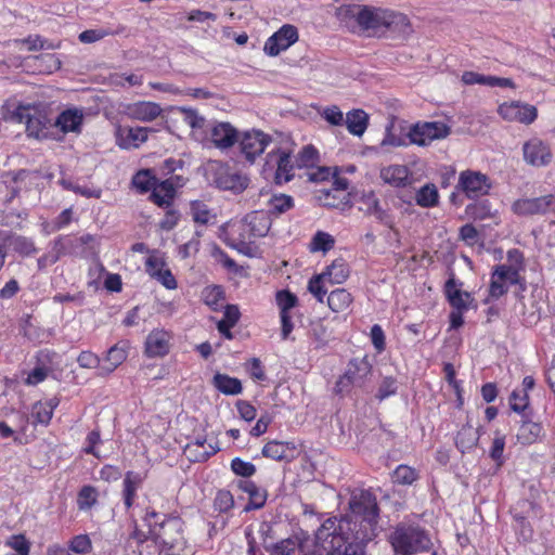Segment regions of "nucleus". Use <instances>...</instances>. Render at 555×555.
<instances>
[{"mask_svg": "<svg viewBox=\"0 0 555 555\" xmlns=\"http://www.w3.org/2000/svg\"><path fill=\"white\" fill-rule=\"evenodd\" d=\"M346 14L372 36L406 39L413 31L408 16L393 10L352 4L347 7Z\"/></svg>", "mask_w": 555, "mask_h": 555, "instance_id": "obj_1", "label": "nucleus"}, {"mask_svg": "<svg viewBox=\"0 0 555 555\" xmlns=\"http://www.w3.org/2000/svg\"><path fill=\"white\" fill-rule=\"evenodd\" d=\"M349 515L345 525L350 535L359 541H373L377 535L379 508L376 496L369 490H356L349 500Z\"/></svg>", "mask_w": 555, "mask_h": 555, "instance_id": "obj_2", "label": "nucleus"}, {"mask_svg": "<svg viewBox=\"0 0 555 555\" xmlns=\"http://www.w3.org/2000/svg\"><path fill=\"white\" fill-rule=\"evenodd\" d=\"M144 522L149 527V533L164 543L167 550H170L175 555H179L185 542L181 518L147 511Z\"/></svg>", "mask_w": 555, "mask_h": 555, "instance_id": "obj_3", "label": "nucleus"}, {"mask_svg": "<svg viewBox=\"0 0 555 555\" xmlns=\"http://www.w3.org/2000/svg\"><path fill=\"white\" fill-rule=\"evenodd\" d=\"M393 551L402 555H412L428 551L431 540L420 525L410 521L399 522L389 537Z\"/></svg>", "mask_w": 555, "mask_h": 555, "instance_id": "obj_4", "label": "nucleus"}, {"mask_svg": "<svg viewBox=\"0 0 555 555\" xmlns=\"http://www.w3.org/2000/svg\"><path fill=\"white\" fill-rule=\"evenodd\" d=\"M372 366L366 358H356L349 361L347 369L335 385L337 395H346L353 387H363L371 375Z\"/></svg>", "mask_w": 555, "mask_h": 555, "instance_id": "obj_5", "label": "nucleus"}, {"mask_svg": "<svg viewBox=\"0 0 555 555\" xmlns=\"http://www.w3.org/2000/svg\"><path fill=\"white\" fill-rule=\"evenodd\" d=\"M450 132V127L443 121H417L410 127L408 138L412 144L427 146L433 141L446 139Z\"/></svg>", "mask_w": 555, "mask_h": 555, "instance_id": "obj_6", "label": "nucleus"}, {"mask_svg": "<svg viewBox=\"0 0 555 555\" xmlns=\"http://www.w3.org/2000/svg\"><path fill=\"white\" fill-rule=\"evenodd\" d=\"M517 266L499 264L491 274L489 287L490 297L498 299L507 293L509 285L519 284L525 289L524 279L520 276Z\"/></svg>", "mask_w": 555, "mask_h": 555, "instance_id": "obj_7", "label": "nucleus"}, {"mask_svg": "<svg viewBox=\"0 0 555 555\" xmlns=\"http://www.w3.org/2000/svg\"><path fill=\"white\" fill-rule=\"evenodd\" d=\"M346 518L338 520L337 518H327L318 529L315 540L325 544L331 551H339L347 544V538L350 537L351 530H347L345 525Z\"/></svg>", "mask_w": 555, "mask_h": 555, "instance_id": "obj_8", "label": "nucleus"}, {"mask_svg": "<svg viewBox=\"0 0 555 555\" xmlns=\"http://www.w3.org/2000/svg\"><path fill=\"white\" fill-rule=\"evenodd\" d=\"M491 189L489 177L480 171L463 170L459 175L455 190L464 193L468 198L487 195Z\"/></svg>", "mask_w": 555, "mask_h": 555, "instance_id": "obj_9", "label": "nucleus"}, {"mask_svg": "<svg viewBox=\"0 0 555 555\" xmlns=\"http://www.w3.org/2000/svg\"><path fill=\"white\" fill-rule=\"evenodd\" d=\"M209 170L214 173L212 182L219 189L241 193L248 185V178L246 176L230 170L229 167L221 163L211 164Z\"/></svg>", "mask_w": 555, "mask_h": 555, "instance_id": "obj_10", "label": "nucleus"}, {"mask_svg": "<svg viewBox=\"0 0 555 555\" xmlns=\"http://www.w3.org/2000/svg\"><path fill=\"white\" fill-rule=\"evenodd\" d=\"M266 167L274 170V181L278 184L286 183L294 177V165L291 154L281 149L272 150L268 153Z\"/></svg>", "mask_w": 555, "mask_h": 555, "instance_id": "obj_11", "label": "nucleus"}, {"mask_svg": "<svg viewBox=\"0 0 555 555\" xmlns=\"http://www.w3.org/2000/svg\"><path fill=\"white\" fill-rule=\"evenodd\" d=\"M555 207V194H546L534 198H519L512 205V210L518 216L544 215Z\"/></svg>", "mask_w": 555, "mask_h": 555, "instance_id": "obj_12", "label": "nucleus"}, {"mask_svg": "<svg viewBox=\"0 0 555 555\" xmlns=\"http://www.w3.org/2000/svg\"><path fill=\"white\" fill-rule=\"evenodd\" d=\"M298 30L294 25L285 24L264 42L263 51L269 56H276L298 40Z\"/></svg>", "mask_w": 555, "mask_h": 555, "instance_id": "obj_13", "label": "nucleus"}, {"mask_svg": "<svg viewBox=\"0 0 555 555\" xmlns=\"http://www.w3.org/2000/svg\"><path fill=\"white\" fill-rule=\"evenodd\" d=\"M16 116L20 121H25L26 131L29 137L36 139L46 137V129L50 124L48 117L29 105H20L16 108Z\"/></svg>", "mask_w": 555, "mask_h": 555, "instance_id": "obj_14", "label": "nucleus"}, {"mask_svg": "<svg viewBox=\"0 0 555 555\" xmlns=\"http://www.w3.org/2000/svg\"><path fill=\"white\" fill-rule=\"evenodd\" d=\"M498 113L507 121H517L525 125L532 124L538 117L535 106L519 101L501 104Z\"/></svg>", "mask_w": 555, "mask_h": 555, "instance_id": "obj_15", "label": "nucleus"}, {"mask_svg": "<svg viewBox=\"0 0 555 555\" xmlns=\"http://www.w3.org/2000/svg\"><path fill=\"white\" fill-rule=\"evenodd\" d=\"M271 138L260 130H253L243 133L240 140V149L245 158L254 163L270 144Z\"/></svg>", "mask_w": 555, "mask_h": 555, "instance_id": "obj_16", "label": "nucleus"}, {"mask_svg": "<svg viewBox=\"0 0 555 555\" xmlns=\"http://www.w3.org/2000/svg\"><path fill=\"white\" fill-rule=\"evenodd\" d=\"M524 159L534 167L547 166L552 160L550 146L539 138H531L522 145Z\"/></svg>", "mask_w": 555, "mask_h": 555, "instance_id": "obj_17", "label": "nucleus"}, {"mask_svg": "<svg viewBox=\"0 0 555 555\" xmlns=\"http://www.w3.org/2000/svg\"><path fill=\"white\" fill-rule=\"evenodd\" d=\"M463 283L452 275L444 284L446 297L452 310L467 311L475 301L470 293L462 291Z\"/></svg>", "mask_w": 555, "mask_h": 555, "instance_id": "obj_18", "label": "nucleus"}, {"mask_svg": "<svg viewBox=\"0 0 555 555\" xmlns=\"http://www.w3.org/2000/svg\"><path fill=\"white\" fill-rule=\"evenodd\" d=\"M155 130L146 127H118L116 130V141L121 149H134L144 143L150 132Z\"/></svg>", "mask_w": 555, "mask_h": 555, "instance_id": "obj_19", "label": "nucleus"}, {"mask_svg": "<svg viewBox=\"0 0 555 555\" xmlns=\"http://www.w3.org/2000/svg\"><path fill=\"white\" fill-rule=\"evenodd\" d=\"M163 109L159 104L151 101H139L127 106L126 114L129 118L142 122H150L160 116Z\"/></svg>", "mask_w": 555, "mask_h": 555, "instance_id": "obj_20", "label": "nucleus"}, {"mask_svg": "<svg viewBox=\"0 0 555 555\" xmlns=\"http://www.w3.org/2000/svg\"><path fill=\"white\" fill-rule=\"evenodd\" d=\"M170 335L163 330L152 331L145 339V354L149 358L164 357L169 352Z\"/></svg>", "mask_w": 555, "mask_h": 555, "instance_id": "obj_21", "label": "nucleus"}, {"mask_svg": "<svg viewBox=\"0 0 555 555\" xmlns=\"http://www.w3.org/2000/svg\"><path fill=\"white\" fill-rule=\"evenodd\" d=\"M211 141L216 147L225 150L233 146L237 140V130L230 122H217L210 127Z\"/></svg>", "mask_w": 555, "mask_h": 555, "instance_id": "obj_22", "label": "nucleus"}, {"mask_svg": "<svg viewBox=\"0 0 555 555\" xmlns=\"http://www.w3.org/2000/svg\"><path fill=\"white\" fill-rule=\"evenodd\" d=\"M262 455L274 461L292 462L296 457L297 449L289 441H269L262 448Z\"/></svg>", "mask_w": 555, "mask_h": 555, "instance_id": "obj_23", "label": "nucleus"}, {"mask_svg": "<svg viewBox=\"0 0 555 555\" xmlns=\"http://www.w3.org/2000/svg\"><path fill=\"white\" fill-rule=\"evenodd\" d=\"M251 232L255 238L263 237L270 230L271 220L264 210H255L247 214L242 220V225Z\"/></svg>", "mask_w": 555, "mask_h": 555, "instance_id": "obj_24", "label": "nucleus"}, {"mask_svg": "<svg viewBox=\"0 0 555 555\" xmlns=\"http://www.w3.org/2000/svg\"><path fill=\"white\" fill-rule=\"evenodd\" d=\"M237 487L249 496L248 503L243 507L244 513H248L254 509H259L264 506L267 501V491L258 487L254 481L240 480Z\"/></svg>", "mask_w": 555, "mask_h": 555, "instance_id": "obj_25", "label": "nucleus"}, {"mask_svg": "<svg viewBox=\"0 0 555 555\" xmlns=\"http://www.w3.org/2000/svg\"><path fill=\"white\" fill-rule=\"evenodd\" d=\"M379 176L385 183L393 188H404L411 183L410 170L404 165L384 167Z\"/></svg>", "mask_w": 555, "mask_h": 555, "instance_id": "obj_26", "label": "nucleus"}, {"mask_svg": "<svg viewBox=\"0 0 555 555\" xmlns=\"http://www.w3.org/2000/svg\"><path fill=\"white\" fill-rule=\"evenodd\" d=\"M127 344L118 343L111 347L100 366V375L106 376L114 372L128 357Z\"/></svg>", "mask_w": 555, "mask_h": 555, "instance_id": "obj_27", "label": "nucleus"}, {"mask_svg": "<svg viewBox=\"0 0 555 555\" xmlns=\"http://www.w3.org/2000/svg\"><path fill=\"white\" fill-rule=\"evenodd\" d=\"M73 245L74 242L67 238L59 237L57 240H55L52 244L51 249L44 255H42L40 258H38V269L42 270L57 262L61 257L69 254V246Z\"/></svg>", "mask_w": 555, "mask_h": 555, "instance_id": "obj_28", "label": "nucleus"}, {"mask_svg": "<svg viewBox=\"0 0 555 555\" xmlns=\"http://www.w3.org/2000/svg\"><path fill=\"white\" fill-rule=\"evenodd\" d=\"M83 120V114L78 108H69L62 112L56 118L55 125L59 127L64 133L66 132H76L79 133L81 131V125Z\"/></svg>", "mask_w": 555, "mask_h": 555, "instance_id": "obj_29", "label": "nucleus"}, {"mask_svg": "<svg viewBox=\"0 0 555 555\" xmlns=\"http://www.w3.org/2000/svg\"><path fill=\"white\" fill-rule=\"evenodd\" d=\"M211 384L218 391L225 396H236L243 391V386L238 378L223 373H216Z\"/></svg>", "mask_w": 555, "mask_h": 555, "instance_id": "obj_30", "label": "nucleus"}, {"mask_svg": "<svg viewBox=\"0 0 555 555\" xmlns=\"http://www.w3.org/2000/svg\"><path fill=\"white\" fill-rule=\"evenodd\" d=\"M176 190L169 180L157 181L150 195L151 201L159 207H169L175 198Z\"/></svg>", "mask_w": 555, "mask_h": 555, "instance_id": "obj_31", "label": "nucleus"}, {"mask_svg": "<svg viewBox=\"0 0 555 555\" xmlns=\"http://www.w3.org/2000/svg\"><path fill=\"white\" fill-rule=\"evenodd\" d=\"M241 225L242 220L233 223L228 232V244L238 250H243V248L248 247L255 238L254 235H251V232Z\"/></svg>", "mask_w": 555, "mask_h": 555, "instance_id": "obj_32", "label": "nucleus"}, {"mask_svg": "<svg viewBox=\"0 0 555 555\" xmlns=\"http://www.w3.org/2000/svg\"><path fill=\"white\" fill-rule=\"evenodd\" d=\"M144 476L135 472H127L124 478V504L126 508H130L133 504L138 489L141 487Z\"/></svg>", "mask_w": 555, "mask_h": 555, "instance_id": "obj_33", "label": "nucleus"}, {"mask_svg": "<svg viewBox=\"0 0 555 555\" xmlns=\"http://www.w3.org/2000/svg\"><path fill=\"white\" fill-rule=\"evenodd\" d=\"M189 214L197 224L208 225L216 222V214L202 201H192Z\"/></svg>", "mask_w": 555, "mask_h": 555, "instance_id": "obj_34", "label": "nucleus"}, {"mask_svg": "<svg viewBox=\"0 0 555 555\" xmlns=\"http://www.w3.org/2000/svg\"><path fill=\"white\" fill-rule=\"evenodd\" d=\"M543 435V427L540 423L525 421L517 431V440L525 446L537 442Z\"/></svg>", "mask_w": 555, "mask_h": 555, "instance_id": "obj_35", "label": "nucleus"}, {"mask_svg": "<svg viewBox=\"0 0 555 555\" xmlns=\"http://www.w3.org/2000/svg\"><path fill=\"white\" fill-rule=\"evenodd\" d=\"M321 274L331 284H341L349 276V268L344 259L338 258Z\"/></svg>", "mask_w": 555, "mask_h": 555, "instance_id": "obj_36", "label": "nucleus"}, {"mask_svg": "<svg viewBox=\"0 0 555 555\" xmlns=\"http://www.w3.org/2000/svg\"><path fill=\"white\" fill-rule=\"evenodd\" d=\"M344 122L351 134L361 137L367 128V115L362 109H353L347 113Z\"/></svg>", "mask_w": 555, "mask_h": 555, "instance_id": "obj_37", "label": "nucleus"}, {"mask_svg": "<svg viewBox=\"0 0 555 555\" xmlns=\"http://www.w3.org/2000/svg\"><path fill=\"white\" fill-rule=\"evenodd\" d=\"M56 405L57 401L54 399L47 402H36L31 410L33 423L48 425L52 418L53 411Z\"/></svg>", "mask_w": 555, "mask_h": 555, "instance_id": "obj_38", "label": "nucleus"}, {"mask_svg": "<svg viewBox=\"0 0 555 555\" xmlns=\"http://www.w3.org/2000/svg\"><path fill=\"white\" fill-rule=\"evenodd\" d=\"M415 202L423 208L436 207L439 203L438 189L434 183H427L417 190Z\"/></svg>", "mask_w": 555, "mask_h": 555, "instance_id": "obj_39", "label": "nucleus"}, {"mask_svg": "<svg viewBox=\"0 0 555 555\" xmlns=\"http://www.w3.org/2000/svg\"><path fill=\"white\" fill-rule=\"evenodd\" d=\"M352 302L351 294L345 288L332 291L327 296V305L334 312H341L349 308Z\"/></svg>", "mask_w": 555, "mask_h": 555, "instance_id": "obj_40", "label": "nucleus"}, {"mask_svg": "<svg viewBox=\"0 0 555 555\" xmlns=\"http://www.w3.org/2000/svg\"><path fill=\"white\" fill-rule=\"evenodd\" d=\"M479 440V434L472 425L463 426L457 433L455 444L464 453L466 450L474 448Z\"/></svg>", "mask_w": 555, "mask_h": 555, "instance_id": "obj_41", "label": "nucleus"}, {"mask_svg": "<svg viewBox=\"0 0 555 555\" xmlns=\"http://www.w3.org/2000/svg\"><path fill=\"white\" fill-rule=\"evenodd\" d=\"M300 546L298 537H289L269 546L270 555H291Z\"/></svg>", "mask_w": 555, "mask_h": 555, "instance_id": "obj_42", "label": "nucleus"}, {"mask_svg": "<svg viewBox=\"0 0 555 555\" xmlns=\"http://www.w3.org/2000/svg\"><path fill=\"white\" fill-rule=\"evenodd\" d=\"M99 492L92 486H83L77 495V506L80 511H89L98 503Z\"/></svg>", "mask_w": 555, "mask_h": 555, "instance_id": "obj_43", "label": "nucleus"}, {"mask_svg": "<svg viewBox=\"0 0 555 555\" xmlns=\"http://www.w3.org/2000/svg\"><path fill=\"white\" fill-rule=\"evenodd\" d=\"M178 109L183 114V121L191 127L194 132L204 130L207 127L206 118L199 115L196 109L185 106L179 107Z\"/></svg>", "mask_w": 555, "mask_h": 555, "instance_id": "obj_44", "label": "nucleus"}, {"mask_svg": "<svg viewBox=\"0 0 555 555\" xmlns=\"http://www.w3.org/2000/svg\"><path fill=\"white\" fill-rule=\"evenodd\" d=\"M202 297L204 302L216 311L222 306L224 299L222 288L217 285L205 287L202 292Z\"/></svg>", "mask_w": 555, "mask_h": 555, "instance_id": "obj_45", "label": "nucleus"}, {"mask_svg": "<svg viewBox=\"0 0 555 555\" xmlns=\"http://www.w3.org/2000/svg\"><path fill=\"white\" fill-rule=\"evenodd\" d=\"M335 245V240L334 237L326 233V232H323V231H318L311 242H310V245H309V248H310V251L312 253H317V251H323V253H326L328 250H331Z\"/></svg>", "mask_w": 555, "mask_h": 555, "instance_id": "obj_46", "label": "nucleus"}, {"mask_svg": "<svg viewBox=\"0 0 555 555\" xmlns=\"http://www.w3.org/2000/svg\"><path fill=\"white\" fill-rule=\"evenodd\" d=\"M157 181L158 180L152 176L150 170H141L133 176L132 185L140 193H146L153 190Z\"/></svg>", "mask_w": 555, "mask_h": 555, "instance_id": "obj_47", "label": "nucleus"}, {"mask_svg": "<svg viewBox=\"0 0 555 555\" xmlns=\"http://www.w3.org/2000/svg\"><path fill=\"white\" fill-rule=\"evenodd\" d=\"M294 206L292 196L286 194L273 195L268 203L269 212L281 215Z\"/></svg>", "mask_w": 555, "mask_h": 555, "instance_id": "obj_48", "label": "nucleus"}, {"mask_svg": "<svg viewBox=\"0 0 555 555\" xmlns=\"http://www.w3.org/2000/svg\"><path fill=\"white\" fill-rule=\"evenodd\" d=\"M417 478L418 473L416 469L408 465H399L392 474L393 482L403 486L412 485Z\"/></svg>", "mask_w": 555, "mask_h": 555, "instance_id": "obj_49", "label": "nucleus"}, {"mask_svg": "<svg viewBox=\"0 0 555 555\" xmlns=\"http://www.w3.org/2000/svg\"><path fill=\"white\" fill-rule=\"evenodd\" d=\"M370 541H359L354 537L347 538V544L339 551H332L331 555H365V546Z\"/></svg>", "mask_w": 555, "mask_h": 555, "instance_id": "obj_50", "label": "nucleus"}, {"mask_svg": "<svg viewBox=\"0 0 555 555\" xmlns=\"http://www.w3.org/2000/svg\"><path fill=\"white\" fill-rule=\"evenodd\" d=\"M235 505L233 494L229 490H219L214 499V508L219 513H228Z\"/></svg>", "mask_w": 555, "mask_h": 555, "instance_id": "obj_51", "label": "nucleus"}, {"mask_svg": "<svg viewBox=\"0 0 555 555\" xmlns=\"http://www.w3.org/2000/svg\"><path fill=\"white\" fill-rule=\"evenodd\" d=\"M11 245L17 254L22 256H30L37 251L34 242L25 236H15L11 241Z\"/></svg>", "mask_w": 555, "mask_h": 555, "instance_id": "obj_52", "label": "nucleus"}, {"mask_svg": "<svg viewBox=\"0 0 555 555\" xmlns=\"http://www.w3.org/2000/svg\"><path fill=\"white\" fill-rule=\"evenodd\" d=\"M120 30H109L104 28H98V29H87L79 35V40L83 43H92L96 42L107 36H112L115 34H119Z\"/></svg>", "mask_w": 555, "mask_h": 555, "instance_id": "obj_53", "label": "nucleus"}, {"mask_svg": "<svg viewBox=\"0 0 555 555\" xmlns=\"http://www.w3.org/2000/svg\"><path fill=\"white\" fill-rule=\"evenodd\" d=\"M327 282L322 274L312 276L308 283V291L317 298L319 302L324 301V297L327 289L324 287V283Z\"/></svg>", "mask_w": 555, "mask_h": 555, "instance_id": "obj_54", "label": "nucleus"}, {"mask_svg": "<svg viewBox=\"0 0 555 555\" xmlns=\"http://www.w3.org/2000/svg\"><path fill=\"white\" fill-rule=\"evenodd\" d=\"M297 297L289 291H279L276 293V304L280 308V314L289 313V310L297 305Z\"/></svg>", "mask_w": 555, "mask_h": 555, "instance_id": "obj_55", "label": "nucleus"}, {"mask_svg": "<svg viewBox=\"0 0 555 555\" xmlns=\"http://www.w3.org/2000/svg\"><path fill=\"white\" fill-rule=\"evenodd\" d=\"M59 183L65 189V190H68V191H73L81 196H85L87 198H100L101 196V191L100 190H91L89 188H86V186H80V185H77L75 183H73L72 181L67 180V179H61L59 181Z\"/></svg>", "mask_w": 555, "mask_h": 555, "instance_id": "obj_56", "label": "nucleus"}, {"mask_svg": "<svg viewBox=\"0 0 555 555\" xmlns=\"http://www.w3.org/2000/svg\"><path fill=\"white\" fill-rule=\"evenodd\" d=\"M231 469L235 475L245 478L251 477L256 473V466L241 457H235L231 461Z\"/></svg>", "mask_w": 555, "mask_h": 555, "instance_id": "obj_57", "label": "nucleus"}, {"mask_svg": "<svg viewBox=\"0 0 555 555\" xmlns=\"http://www.w3.org/2000/svg\"><path fill=\"white\" fill-rule=\"evenodd\" d=\"M92 550V543L87 534L74 537L69 542V551L75 554H87Z\"/></svg>", "mask_w": 555, "mask_h": 555, "instance_id": "obj_58", "label": "nucleus"}, {"mask_svg": "<svg viewBox=\"0 0 555 555\" xmlns=\"http://www.w3.org/2000/svg\"><path fill=\"white\" fill-rule=\"evenodd\" d=\"M152 278L157 280L167 289H176L177 281L168 268H158L157 271L152 272Z\"/></svg>", "mask_w": 555, "mask_h": 555, "instance_id": "obj_59", "label": "nucleus"}, {"mask_svg": "<svg viewBox=\"0 0 555 555\" xmlns=\"http://www.w3.org/2000/svg\"><path fill=\"white\" fill-rule=\"evenodd\" d=\"M318 162V151L311 146H305L297 157L298 167H312Z\"/></svg>", "mask_w": 555, "mask_h": 555, "instance_id": "obj_60", "label": "nucleus"}, {"mask_svg": "<svg viewBox=\"0 0 555 555\" xmlns=\"http://www.w3.org/2000/svg\"><path fill=\"white\" fill-rule=\"evenodd\" d=\"M5 544L17 552V555H28L29 554V542L22 534L10 537Z\"/></svg>", "mask_w": 555, "mask_h": 555, "instance_id": "obj_61", "label": "nucleus"}, {"mask_svg": "<svg viewBox=\"0 0 555 555\" xmlns=\"http://www.w3.org/2000/svg\"><path fill=\"white\" fill-rule=\"evenodd\" d=\"M259 538L261 543L267 552H269V546L274 543L275 532L270 522L263 521L259 525Z\"/></svg>", "mask_w": 555, "mask_h": 555, "instance_id": "obj_62", "label": "nucleus"}, {"mask_svg": "<svg viewBox=\"0 0 555 555\" xmlns=\"http://www.w3.org/2000/svg\"><path fill=\"white\" fill-rule=\"evenodd\" d=\"M321 115L333 126H341L345 121L343 112L336 105L325 107Z\"/></svg>", "mask_w": 555, "mask_h": 555, "instance_id": "obj_63", "label": "nucleus"}, {"mask_svg": "<svg viewBox=\"0 0 555 555\" xmlns=\"http://www.w3.org/2000/svg\"><path fill=\"white\" fill-rule=\"evenodd\" d=\"M459 236L465 244L473 246L479 240V232L473 224L466 223L460 228Z\"/></svg>", "mask_w": 555, "mask_h": 555, "instance_id": "obj_64", "label": "nucleus"}]
</instances>
